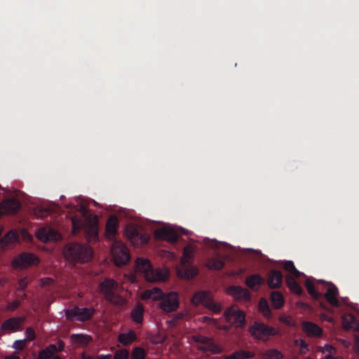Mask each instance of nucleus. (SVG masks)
<instances>
[{
    "instance_id": "79ce46f5",
    "label": "nucleus",
    "mask_w": 359,
    "mask_h": 359,
    "mask_svg": "<svg viewBox=\"0 0 359 359\" xmlns=\"http://www.w3.org/2000/svg\"><path fill=\"white\" fill-rule=\"evenodd\" d=\"M247 357H248V353L241 351L226 356L225 359H243Z\"/></svg>"
},
{
    "instance_id": "f8f14e48",
    "label": "nucleus",
    "mask_w": 359,
    "mask_h": 359,
    "mask_svg": "<svg viewBox=\"0 0 359 359\" xmlns=\"http://www.w3.org/2000/svg\"><path fill=\"white\" fill-rule=\"evenodd\" d=\"M19 201L15 198H7L0 203V213L1 215H14L20 209Z\"/></svg>"
},
{
    "instance_id": "a211bd4d",
    "label": "nucleus",
    "mask_w": 359,
    "mask_h": 359,
    "mask_svg": "<svg viewBox=\"0 0 359 359\" xmlns=\"http://www.w3.org/2000/svg\"><path fill=\"white\" fill-rule=\"evenodd\" d=\"M329 285L325 294V297L332 306L339 307V302L337 299V296L339 295L338 288L332 283L329 284Z\"/></svg>"
},
{
    "instance_id": "dca6fc26",
    "label": "nucleus",
    "mask_w": 359,
    "mask_h": 359,
    "mask_svg": "<svg viewBox=\"0 0 359 359\" xmlns=\"http://www.w3.org/2000/svg\"><path fill=\"white\" fill-rule=\"evenodd\" d=\"M283 274L275 269L269 271L267 277V285L270 288L277 289L280 287L283 283Z\"/></svg>"
},
{
    "instance_id": "aec40b11",
    "label": "nucleus",
    "mask_w": 359,
    "mask_h": 359,
    "mask_svg": "<svg viewBox=\"0 0 359 359\" xmlns=\"http://www.w3.org/2000/svg\"><path fill=\"white\" fill-rule=\"evenodd\" d=\"M163 296L164 293L161 289L158 287H154L152 289L146 290L144 292H143L141 295V298L143 300H161Z\"/></svg>"
},
{
    "instance_id": "09e8293b",
    "label": "nucleus",
    "mask_w": 359,
    "mask_h": 359,
    "mask_svg": "<svg viewBox=\"0 0 359 359\" xmlns=\"http://www.w3.org/2000/svg\"><path fill=\"white\" fill-rule=\"evenodd\" d=\"M259 308L262 310L263 312L267 311L269 312V308L268 304L265 299H262L259 304Z\"/></svg>"
},
{
    "instance_id": "603ef678",
    "label": "nucleus",
    "mask_w": 359,
    "mask_h": 359,
    "mask_svg": "<svg viewBox=\"0 0 359 359\" xmlns=\"http://www.w3.org/2000/svg\"><path fill=\"white\" fill-rule=\"evenodd\" d=\"M64 348H65V343L62 341L60 340L58 341L57 351L61 352L64 350Z\"/></svg>"
},
{
    "instance_id": "39448f33",
    "label": "nucleus",
    "mask_w": 359,
    "mask_h": 359,
    "mask_svg": "<svg viewBox=\"0 0 359 359\" xmlns=\"http://www.w3.org/2000/svg\"><path fill=\"white\" fill-rule=\"evenodd\" d=\"M111 252L114 264L118 266L126 265L130 259L128 248L121 242L115 241L112 244Z\"/></svg>"
},
{
    "instance_id": "6ab92c4d",
    "label": "nucleus",
    "mask_w": 359,
    "mask_h": 359,
    "mask_svg": "<svg viewBox=\"0 0 359 359\" xmlns=\"http://www.w3.org/2000/svg\"><path fill=\"white\" fill-rule=\"evenodd\" d=\"M264 283V279L257 273L249 276L245 279V284L254 291H257Z\"/></svg>"
},
{
    "instance_id": "49530a36",
    "label": "nucleus",
    "mask_w": 359,
    "mask_h": 359,
    "mask_svg": "<svg viewBox=\"0 0 359 359\" xmlns=\"http://www.w3.org/2000/svg\"><path fill=\"white\" fill-rule=\"evenodd\" d=\"M20 305V302L18 300H14L11 303H9L7 306V309L8 311H15L16 310Z\"/></svg>"
},
{
    "instance_id": "4be33fe9",
    "label": "nucleus",
    "mask_w": 359,
    "mask_h": 359,
    "mask_svg": "<svg viewBox=\"0 0 359 359\" xmlns=\"http://www.w3.org/2000/svg\"><path fill=\"white\" fill-rule=\"evenodd\" d=\"M18 241L19 235L14 230H11L8 232H7L0 241L1 244L4 248H7L11 244H13Z\"/></svg>"
},
{
    "instance_id": "7ed1b4c3",
    "label": "nucleus",
    "mask_w": 359,
    "mask_h": 359,
    "mask_svg": "<svg viewBox=\"0 0 359 359\" xmlns=\"http://www.w3.org/2000/svg\"><path fill=\"white\" fill-rule=\"evenodd\" d=\"M118 285L114 279L106 278L98 285L99 292L104 295V299L114 304L119 303V296L116 294Z\"/></svg>"
},
{
    "instance_id": "0eeeda50",
    "label": "nucleus",
    "mask_w": 359,
    "mask_h": 359,
    "mask_svg": "<svg viewBox=\"0 0 359 359\" xmlns=\"http://www.w3.org/2000/svg\"><path fill=\"white\" fill-rule=\"evenodd\" d=\"M252 336L259 340L267 339L269 337L276 334L275 329L263 323L255 322L249 327Z\"/></svg>"
},
{
    "instance_id": "9b49d317",
    "label": "nucleus",
    "mask_w": 359,
    "mask_h": 359,
    "mask_svg": "<svg viewBox=\"0 0 359 359\" xmlns=\"http://www.w3.org/2000/svg\"><path fill=\"white\" fill-rule=\"evenodd\" d=\"M224 315L228 322L235 323L239 327H243L245 325V316L244 312L241 310L230 307L224 311Z\"/></svg>"
},
{
    "instance_id": "052dcab7",
    "label": "nucleus",
    "mask_w": 359,
    "mask_h": 359,
    "mask_svg": "<svg viewBox=\"0 0 359 359\" xmlns=\"http://www.w3.org/2000/svg\"><path fill=\"white\" fill-rule=\"evenodd\" d=\"M48 213V211L44 210V209H42L41 210V215H46Z\"/></svg>"
},
{
    "instance_id": "6e6552de",
    "label": "nucleus",
    "mask_w": 359,
    "mask_h": 359,
    "mask_svg": "<svg viewBox=\"0 0 359 359\" xmlns=\"http://www.w3.org/2000/svg\"><path fill=\"white\" fill-rule=\"evenodd\" d=\"M39 259L32 253L22 252L15 257L11 264L14 269H24L32 264H37Z\"/></svg>"
},
{
    "instance_id": "f3484780",
    "label": "nucleus",
    "mask_w": 359,
    "mask_h": 359,
    "mask_svg": "<svg viewBox=\"0 0 359 359\" xmlns=\"http://www.w3.org/2000/svg\"><path fill=\"white\" fill-rule=\"evenodd\" d=\"M229 293L239 300L249 301L251 299L249 290L241 286H230Z\"/></svg>"
},
{
    "instance_id": "72a5a7b5",
    "label": "nucleus",
    "mask_w": 359,
    "mask_h": 359,
    "mask_svg": "<svg viewBox=\"0 0 359 359\" xmlns=\"http://www.w3.org/2000/svg\"><path fill=\"white\" fill-rule=\"evenodd\" d=\"M207 266L212 270H221L224 266V262L217 258H210L207 262Z\"/></svg>"
},
{
    "instance_id": "4c0bfd02",
    "label": "nucleus",
    "mask_w": 359,
    "mask_h": 359,
    "mask_svg": "<svg viewBox=\"0 0 359 359\" xmlns=\"http://www.w3.org/2000/svg\"><path fill=\"white\" fill-rule=\"evenodd\" d=\"M147 356L146 351L139 346L133 348L131 353V359H145Z\"/></svg>"
},
{
    "instance_id": "20e7f679",
    "label": "nucleus",
    "mask_w": 359,
    "mask_h": 359,
    "mask_svg": "<svg viewBox=\"0 0 359 359\" xmlns=\"http://www.w3.org/2000/svg\"><path fill=\"white\" fill-rule=\"evenodd\" d=\"M191 302L195 306L202 304L214 313H219L222 311V306L213 300L209 291L196 292L191 298Z\"/></svg>"
},
{
    "instance_id": "4468645a",
    "label": "nucleus",
    "mask_w": 359,
    "mask_h": 359,
    "mask_svg": "<svg viewBox=\"0 0 359 359\" xmlns=\"http://www.w3.org/2000/svg\"><path fill=\"white\" fill-rule=\"evenodd\" d=\"M36 238L43 243L56 241L60 236L57 231L50 227H43L36 232Z\"/></svg>"
},
{
    "instance_id": "9d476101",
    "label": "nucleus",
    "mask_w": 359,
    "mask_h": 359,
    "mask_svg": "<svg viewBox=\"0 0 359 359\" xmlns=\"http://www.w3.org/2000/svg\"><path fill=\"white\" fill-rule=\"evenodd\" d=\"M179 296L175 292H171L164 294L161 302V308L165 312L170 313L175 311L179 307Z\"/></svg>"
},
{
    "instance_id": "c85d7f7f",
    "label": "nucleus",
    "mask_w": 359,
    "mask_h": 359,
    "mask_svg": "<svg viewBox=\"0 0 359 359\" xmlns=\"http://www.w3.org/2000/svg\"><path fill=\"white\" fill-rule=\"evenodd\" d=\"M271 302L274 309H278L283 306L285 300L283 294L279 291H273L271 293Z\"/></svg>"
},
{
    "instance_id": "ddd939ff",
    "label": "nucleus",
    "mask_w": 359,
    "mask_h": 359,
    "mask_svg": "<svg viewBox=\"0 0 359 359\" xmlns=\"http://www.w3.org/2000/svg\"><path fill=\"white\" fill-rule=\"evenodd\" d=\"M194 341L199 344L198 349L204 352L217 353L218 350L217 346L209 337L205 336H195Z\"/></svg>"
},
{
    "instance_id": "473e14b6",
    "label": "nucleus",
    "mask_w": 359,
    "mask_h": 359,
    "mask_svg": "<svg viewBox=\"0 0 359 359\" xmlns=\"http://www.w3.org/2000/svg\"><path fill=\"white\" fill-rule=\"evenodd\" d=\"M56 352H57V345L50 344L40 352L39 357L41 359L50 358Z\"/></svg>"
},
{
    "instance_id": "f704fd0d",
    "label": "nucleus",
    "mask_w": 359,
    "mask_h": 359,
    "mask_svg": "<svg viewBox=\"0 0 359 359\" xmlns=\"http://www.w3.org/2000/svg\"><path fill=\"white\" fill-rule=\"evenodd\" d=\"M283 267L290 273L287 276L299 278L301 275V273L296 269L292 261H285Z\"/></svg>"
},
{
    "instance_id": "f257e3e1",
    "label": "nucleus",
    "mask_w": 359,
    "mask_h": 359,
    "mask_svg": "<svg viewBox=\"0 0 359 359\" xmlns=\"http://www.w3.org/2000/svg\"><path fill=\"white\" fill-rule=\"evenodd\" d=\"M65 258L72 262L85 263L93 257V250L88 245L71 243L65 246L64 250Z\"/></svg>"
},
{
    "instance_id": "680f3d73",
    "label": "nucleus",
    "mask_w": 359,
    "mask_h": 359,
    "mask_svg": "<svg viewBox=\"0 0 359 359\" xmlns=\"http://www.w3.org/2000/svg\"><path fill=\"white\" fill-rule=\"evenodd\" d=\"M27 294L26 293H23L22 296V299H27Z\"/></svg>"
},
{
    "instance_id": "a18cd8bd",
    "label": "nucleus",
    "mask_w": 359,
    "mask_h": 359,
    "mask_svg": "<svg viewBox=\"0 0 359 359\" xmlns=\"http://www.w3.org/2000/svg\"><path fill=\"white\" fill-rule=\"evenodd\" d=\"M296 344L299 346L301 353H304L308 351V344L304 340H297Z\"/></svg>"
},
{
    "instance_id": "c756f323",
    "label": "nucleus",
    "mask_w": 359,
    "mask_h": 359,
    "mask_svg": "<svg viewBox=\"0 0 359 359\" xmlns=\"http://www.w3.org/2000/svg\"><path fill=\"white\" fill-rule=\"evenodd\" d=\"M296 277L286 276L285 280L289 289L297 294H302L303 290L299 284L295 280Z\"/></svg>"
},
{
    "instance_id": "c03bdc74",
    "label": "nucleus",
    "mask_w": 359,
    "mask_h": 359,
    "mask_svg": "<svg viewBox=\"0 0 359 359\" xmlns=\"http://www.w3.org/2000/svg\"><path fill=\"white\" fill-rule=\"evenodd\" d=\"M25 343H26V339L16 340L14 341L12 347L16 350L22 351V350H23V348L25 346Z\"/></svg>"
},
{
    "instance_id": "6e6d98bb",
    "label": "nucleus",
    "mask_w": 359,
    "mask_h": 359,
    "mask_svg": "<svg viewBox=\"0 0 359 359\" xmlns=\"http://www.w3.org/2000/svg\"><path fill=\"white\" fill-rule=\"evenodd\" d=\"M82 212V213L83 214V215L86 216L88 214V210L84 207V206H81L80 207V212Z\"/></svg>"
},
{
    "instance_id": "1a4fd4ad",
    "label": "nucleus",
    "mask_w": 359,
    "mask_h": 359,
    "mask_svg": "<svg viewBox=\"0 0 359 359\" xmlns=\"http://www.w3.org/2000/svg\"><path fill=\"white\" fill-rule=\"evenodd\" d=\"M25 320V318L22 316L10 318L2 323L0 330L5 333L21 331L22 330V324Z\"/></svg>"
},
{
    "instance_id": "e2e57ef3",
    "label": "nucleus",
    "mask_w": 359,
    "mask_h": 359,
    "mask_svg": "<svg viewBox=\"0 0 359 359\" xmlns=\"http://www.w3.org/2000/svg\"><path fill=\"white\" fill-rule=\"evenodd\" d=\"M47 281H50V282H52L53 280L51 278H47Z\"/></svg>"
},
{
    "instance_id": "4d7b16f0",
    "label": "nucleus",
    "mask_w": 359,
    "mask_h": 359,
    "mask_svg": "<svg viewBox=\"0 0 359 359\" xmlns=\"http://www.w3.org/2000/svg\"><path fill=\"white\" fill-rule=\"evenodd\" d=\"M325 359H343V358L341 357H335V356H333V355L329 354L325 357Z\"/></svg>"
},
{
    "instance_id": "864d4df0",
    "label": "nucleus",
    "mask_w": 359,
    "mask_h": 359,
    "mask_svg": "<svg viewBox=\"0 0 359 359\" xmlns=\"http://www.w3.org/2000/svg\"><path fill=\"white\" fill-rule=\"evenodd\" d=\"M81 359H97L96 358H94L90 355L86 354V353H83L81 355Z\"/></svg>"
},
{
    "instance_id": "8fccbe9b",
    "label": "nucleus",
    "mask_w": 359,
    "mask_h": 359,
    "mask_svg": "<svg viewBox=\"0 0 359 359\" xmlns=\"http://www.w3.org/2000/svg\"><path fill=\"white\" fill-rule=\"evenodd\" d=\"M192 254V250L190 247H185L183 252V255L186 258H191Z\"/></svg>"
},
{
    "instance_id": "5701e85b",
    "label": "nucleus",
    "mask_w": 359,
    "mask_h": 359,
    "mask_svg": "<svg viewBox=\"0 0 359 359\" xmlns=\"http://www.w3.org/2000/svg\"><path fill=\"white\" fill-rule=\"evenodd\" d=\"M72 341L81 346L86 347L93 341L90 335L84 334H72L70 335Z\"/></svg>"
},
{
    "instance_id": "b1692460",
    "label": "nucleus",
    "mask_w": 359,
    "mask_h": 359,
    "mask_svg": "<svg viewBox=\"0 0 359 359\" xmlns=\"http://www.w3.org/2000/svg\"><path fill=\"white\" fill-rule=\"evenodd\" d=\"M118 221L116 216H110L106 224V233L108 236H114L117 232Z\"/></svg>"
},
{
    "instance_id": "2f4dec72",
    "label": "nucleus",
    "mask_w": 359,
    "mask_h": 359,
    "mask_svg": "<svg viewBox=\"0 0 359 359\" xmlns=\"http://www.w3.org/2000/svg\"><path fill=\"white\" fill-rule=\"evenodd\" d=\"M95 313L93 308H82L79 310V321L85 322L90 320Z\"/></svg>"
},
{
    "instance_id": "f03ea898",
    "label": "nucleus",
    "mask_w": 359,
    "mask_h": 359,
    "mask_svg": "<svg viewBox=\"0 0 359 359\" xmlns=\"http://www.w3.org/2000/svg\"><path fill=\"white\" fill-rule=\"evenodd\" d=\"M136 271L144 275L148 281H156L165 280L166 275L163 274L161 270L155 271L152 267L151 262L144 258H137L135 262Z\"/></svg>"
},
{
    "instance_id": "393cba45",
    "label": "nucleus",
    "mask_w": 359,
    "mask_h": 359,
    "mask_svg": "<svg viewBox=\"0 0 359 359\" xmlns=\"http://www.w3.org/2000/svg\"><path fill=\"white\" fill-rule=\"evenodd\" d=\"M343 325L346 329L359 331V322L353 314H348L343 318Z\"/></svg>"
},
{
    "instance_id": "5fc2aeb1",
    "label": "nucleus",
    "mask_w": 359,
    "mask_h": 359,
    "mask_svg": "<svg viewBox=\"0 0 359 359\" xmlns=\"http://www.w3.org/2000/svg\"><path fill=\"white\" fill-rule=\"evenodd\" d=\"M91 231H92V238L93 239H95L96 238H97V229H95L93 226L91 228Z\"/></svg>"
},
{
    "instance_id": "423d86ee",
    "label": "nucleus",
    "mask_w": 359,
    "mask_h": 359,
    "mask_svg": "<svg viewBox=\"0 0 359 359\" xmlns=\"http://www.w3.org/2000/svg\"><path fill=\"white\" fill-rule=\"evenodd\" d=\"M125 233L130 243L135 247L145 245L149 241V236L142 229L134 225L127 226Z\"/></svg>"
},
{
    "instance_id": "a878e982",
    "label": "nucleus",
    "mask_w": 359,
    "mask_h": 359,
    "mask_svg": "<svg viewBox=\"0 0 359 359\" xmlns=\"http://www.w3.org/2000/svg\"><path fill=\"white\" fill-rule=\"evenodd\" d=\"M343 325L346 329L359 331V322L353 314H348L343 318Z\"/></svg>"
},
{
    "instance_id": "37998d69",
    "label": "nucleus",
    "mask_w": 359,
    "mask_h": 359,
    "mask_svg": "<svg viewBox=\"0 0 359 359\" xmlns=\"http://www.w3.org/2000/svg\"><path fill=\"white\" fill-rule=\"evenodd\" d=\"M25 335H26V338L25 339H26V341H32L34 340L36 338L35 331L31 327H28L26 328Z\"/></svg>"
},
{
    "instance_id": "bb28decb",
    "label": "nucleus",
    "mask_w": 359,
    "mask_h": 359,
    "mask_svg": "<svg viewBox=\"0 0 359 359\" xmlns=\"http://www.w3.org/2000/svg\"><path fill=\"white\" fill-rule=\"evenodd\" d=\"M118 340L123 346H128L137 340V334L135 331L130 330L128 332L120 334Z\"/></svg>"
},
{
    "instance_id": "cd10ccee",
    "label": "nucleus",
    "mask_w": 359,
    "mask_h": 359,
    "mask_svg": "<svg viewBox=\"0 0 359 359\" xmlns=\"http://www.w3.org/2000/svg\"><path fill=\"white\" fill-rule=\"evenodd\" d=\"M144 313V309L141 304H138L135 306V307L131 311L130 316L133 320L137 324H140L142 323L143 316Z\"/></svg>"
},
{
    "instance_id": "bf43d9fd",
    "label": "nucleus",
    "mask_w": 359,
    "mask_h": 359,
    "mask_svg": "<svg viewBox=\"0 0 359 359\" xmlns=\"http://www.w3.org/2000/svg\"><path fill=\"white\" fill-rule=\"evenodd\" d=\"M334 347H333V346H330H330H327V348H326V350H327V351L330 352L332 350H334Z\"/></svg>"
},
{
    "instance_id": "de8ad7c7",
    "label": "nucleus",
    "mask_w": 359,
    "mask_h": 359,
    "mask_svg": "<svg viewBox=\"0 0 359 359\" xmlns=\"http://www.w3.org/2000/svg\"><path fill=\"white\" fill-rule=\"evenodd\" d=\"M27 286V278H21L18 281V290H25Z\"/></svg>"
},
{
    "instance_id": "3c124183",
    "label": "nucleus",
    "mask_w": 359,
    "mask_h": 359,
    "mask_svg": "<svg viewBox=\"0 0 359 359\" xmlns=\"http://www.w3.org/2000/svg\"><path fill=\"white\" fill-rule=\"evenodd\" d=\"M112 357L111 354H100L97 356V359H111Z\"/></svg>"
},
{
    "instance_id": "7c9ffc66",
    "label": "nucleus",
    "mask_w": 359,
    "mask_h": 359,
    "mask_svg": "<svg viewBox=\"0 0 359 359\" xmlns=\"http://www.w3.org/2000/svg\"><path fill=\"white\" fill-rule=\"evenodd\" d=\"M198 273V269L194 266H186L182 270L179 271L181 277L186 279H191L196 277Z\"/></svg>"
},
{
    "instance_id": "e433bc0d",
    "label": "nucleus",
    "mask_w": 359,
    "mask_h": 359,
    "mask_svg": "<svg viewBox=\"0 0 359 359\" xmlns=\"http://www.w3.org/2000/svg\"><path fill=\"white\" fill-rule=\"evenodd\" d=\"M263 358L264 359H283V354L277 349H269L263 354Z\"/></svg>"
},
{
    "instance_id": "a19ab883",
    "label": "nucleus",
    "mask_w": 359,
    "mask_h": 359,
    "mask_svg": "<svg viewBox=\"0 0 359 359\" xmlns=\"http://www.w3.org/2000/svg\"><path fill=\"white\" fill-rule=\"evenodd\" d=\"M129 355L130 353L127 349L121 348L116 351L114 359H128Z\"/></svg>"
},
{
    "instance_id": "0e129e2a",
    "label": "nucleus",
    "mask_w": 359,
    "mask_h": 359,
    "mask_svg": "<svg viewBox=\"0 0 359 359\" xmlns=\"http://www.w3.org/2000/svg\"><path fill=\"white\" fill-rule=\"evenodd\" d=\"M53 359H61V358L60 357L57 356V357L53 358Z\"/></svg>"
},
{
    "instance_id": "412c9836",
    "label": "nucleus",
    "mask_w": 359,
    "mask_h": 359,
    "mask_svg": "<svg viewBox=\"0 0 359 359\" xmlns=\"http://www.w3.org/2000/svg\"><path fill=\"white\" fill-rule=\"evenodd\" d=\"M303 329L309 336L320 337L322 335V329L314 323L305 322L303 324Z\"/></svg>"
},
{
    "instance_id": "ea45409f",
    "label": "nucleus",
    "mask_w": 359,
    "mask_h": 359,
    "mask_svg": "<svg viewBox=\"0 0 359 359\" xmlns=\"http://www.w3.org/2000/svg\"><path fill=\"white\" fill-rule=\"evenodd\" d=\"M72 233L77 234L83 227V221L78 217H73L72 219Z\"/></svg>"
},
{
    "instance_id": "c9c22d12",
    "label": "nucleus",
    "mask_w": 359,
    "mask_h": 359,
    "mask_svg": "<svg viewBox=\"0 0 359 359\" xmlns=\"http://www.w3.org/2000/svg\"><path fill=\"white\" fill-rule=\"evenodd\" d=\"M305 287H306L309 294L314 299H319L322 297L321 293H320L316 290L314 284L312 281L307 280L305 282Z\"/></svg>"
},
{
    "instance_id": "58836bf2",
    "label": "nucleus",
    "mask_w": 359,
    "mask_h": 359,
    "mask_svg": "<svg viewBox=\"0 0 359 359\" xmlns=\"http://www.w3.org/2000/svg\"><path fill=\"white\" fill-rule=\"evenodd\" d=\"M79 307L75 306L72 309H67L65 311V317L69 320H73L76 318L79 320Z\"/></svg>"
},
{
    "instance_id": "2eb2a0df",
    "label": "nucleus",
    "mask_w": 359,
    "mask_h": 359,
    "mask_svg": "<svg viewBox=\"0 0 359 359\" xmlns=\"http://www.w3.org/2000/svg\"><path fill=\"white\" fill-rule=\"evenodd\" d=\"M155 236L158 239L165 240L171 243H175L178 239L177 233L174 229L168 227L156 230Z\"/></svg>"
},
{
    "instance_id": "13d9d810",
    "label": "nucleus",
    "mask_w": 359,
    "mask_h": 359,
    "mask_svg": "<svg viewBox=\"0 0 359 359\" xmlns=\"http://www.w3.org/2000/svg\"><path fill=\"white\" fill-rule=\"evenodd\" d=\"M5 359H20V358L18 356L12 355V356L7 357Z\"/></svg>"
}]
</instances>
